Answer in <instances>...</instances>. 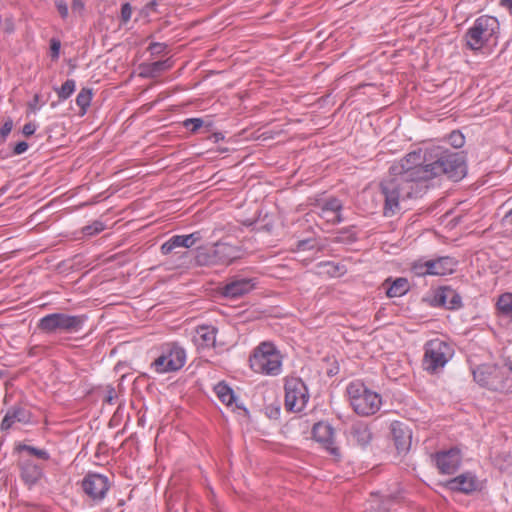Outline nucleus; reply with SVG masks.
<instances>
[{
  "label": "nucleus",
  "mask_w": 512,
  "mask_h": 512,
  "mask_svg": "<svg viewBox=\"0 0 512 512\" xmlns=\"http://www.w3.org/2000/svg\"><path fill=\"white\" fill-rule=\"evenodd\" d=\"M19 449L21 451H26L28 452L30 455H33L39 459H42V460H48L49 459V453L44 450V449H39V448H36L34 446H30V445H22L19 447Z\"/></svg>",
  "instance_id": "obj_33"
},
{
  "label": "nucleus",
  "mask_w": 512,
  "mask_h": 512,
  "mask_svg": "<svg viewBox=\"0 0 512 512\" xmlns=\"http://www.w3.org/2000/svg\"><path fill=\"white\" fill-rule=\"evenodd\" d=\"M503 222L505 225L511 226L512 231V209L505 214L503 217Z\"/></svg>",
  "instance_id": "obj_48"
},
{
  "label": "nucleus",
  "mask_w": 512,
  "mask_h": 512,
  "mask_svg": "<svg viewBox=\"0 0 512 512\" xmlns=\"http://www.w3.org/2000/svg\"><path fill=\"white\" fill-rule=\"evenodd\" d=\"M373 438V433L368 423L364 421L353 422L348 430V441L356 446L365 448Z\"/></svg>",
  "instance_id": "obj_19"
},
{
  "label": "nucleus",
  "mask_w": 512,
  "mask_h": 512,
  "mask_svg": "<svg viewBox=\"0 0 512 512\" xmlns=\"http://www.w3.org/2000/svg\"><path fill=\"white\" fill-rule=\"evenodd\" d=\"M383 286L386 289L387 296L390 298L401 297L405 295L410 289L408 280L402 277L396 278L392 282L390 281V279H387L383 283Z\"/></svg>",
  "instance_id": "obj_26"
},
{
  "label": "nucleus",
  "mask_w": 512,
  "mask_h": 512,
  "mask_svg": "<svg viewBox=\"0 0 512 512\" xmlns=\"http://www.w3.org/2000/svg\"><path fill=\"white\" fill-rule=\"evenodd\" d=\"M204 125L201 118H188L183 121V126L192 133L197 132Z\"/></svg>",
  "instance_id": "obj_35"
},
{
  "label": "nucleus",
  "mask_w": 512,
  "mask_h": 512,
  "mask_svg": "<svg viewBox=\"0 0 512 512\" xmlns=\"http://www.w3.org/2000/svg\"><path fill=\"white\" fill-rule=\"evenodd\" d=\"M457 262L452 257H439L434 260H428L422 264H416L414 271L417 275H435L444 276L451 274L456 268Z\"/></svg>",
  "instance_id": "obj_12"
},
{
  "label": "nucleus",
  "mask_w": 512,
  "mask_h": 512,
  "mask_svg": "<svg viewBox=\"0 0 512 512\" xmlns=\"http://www.w3.org/2000/svg\"><path fill=\"white\" fill-rule=\"evenodd\" d=\"M432 459L442 474H453L461 464L462 456L458 448L437 452Z\"/></svg>",
  "instance_id": "obj_16"
},
{
  "label": "nucleus",
  "mask_w": 512,
  "mask_h": 512,
  "mask_svg": "<svg viewBox=\"0 0 512 512\" xmlns=\"http://www.w3.org/2000/svg\"><path fill=\"white\" fill-rule=\"evenodd\" d=\"M391 432L394 439L395 446L399 453H405L411 446V432L410 430L399 422H395L391 426Z\"/></svg>",
  "instance_id": "obj_22"
},
{
  "label": "nucleus",
  "mask_w": 512,
  "mask_h": 512,
  "mask_svg": "<svg viewBox=\"0 0 512 512\" xmlns=\"http://www.w3.org/2000/svg\"><path fill=\"white\" fill-rule=\"evenodd\" d=\"M105 229V225L103 222L96 220L92 224L84 226L82 228V233L85 236H93L100 232H102Z\"/></svg>",
  "instance_id": "obj_34"
},
{
  "label": "nucleus",
  "mask_w": 512,
  "mask_h": 512,
  "mask_svg": "<svg viewBox=\"0 0 512 512\" xmlns=\"http://www.w3.org/2000/svg\"><path fill=\"white\" fill-rule=\"evenodd\" d=\"M215 392L218 398L226 405H231L235 400L233 390L226 384L219 383L216 385Z\"/></svg>",
  "instance_id": "obj_30"
},
{
  "label": "nucleus",
  "mask_w": 512,
  "mask_h": 512,
  "mask_svg": "<svg viewBox=\"0 0 512 512\" xmlns=\"http://www.w3.org/2000/svg\"><path fill=\"white\" fill-rule=\"evenodd\" d=\"M432 305L457 310L462 306L460 294L450 286H442L435 290Z\"/></svg>",
  "instance_id": "obj_18"
},
{
  "label": "nucleus",
  "mask_w": 512,
  "mask_h": 512,
  "mask_svg": "<svg viewBox=\"0 0 512 512\" xmlns=\"http://www.w3.org/2000/svg\"><path fill=\"white\" fill-rule=\"evenodd\" d=\"M380 187L384 196V215L386 217L395 215L401 209V202L419 193L418 184L391 174L381 182Z\"/></svg>",
  "instance_id": "obj_3"
},
{
  "label": "nucleus",
  "mask_w": 512,
  "mask_h": 512,
  "mask_svg": "<svg viewBox=\"0 0 512 512\" xmlns=\"http://www.w3.org/2000/svg\"><path fill=\"white\" fill-rule=\"evenodd\" d=\"M132 16V6L129 3H124L121 7V20L127 23Z\"/></svg>",
  "instance_id": "obj_40"
},
{
  "label": "nucleus",
  "mask_w": 512,
  "mask_h": 512,
  "mask_svg": "<svg viewBox=\"0 0 512 512\" xmlns=\"http://www.w3.org/2000/svg\"><path fill=\"white\" fill-rule=\"evenodd\" d=\"M109 488V479L102 474L89 473L82 480L83 491L94 501L103 500Z\"/></svg>",
  "instance_id": "obj_13"
},
{
  "label": "nucleus",
  "mask_w": 512,
  "mask_h": 512,
  "mask_svg": "<svg viewBox=\"0 0 512 512\" xmlns=\"http://www.w3.org/2000/svg\"><path fill=\"white\" fill-rule=\"evenodd\" d=\"M509 369L512 371V366H510Z\"/></svg>",
  "instance_id": "obj_52"
},
{
  "label": "nucleus",
  "mask_w": 512,
  "mask_h": 512,
  "mask_svg": "<svg viewBox=\"0 0 512 512\" xmlns=\"http://www.w3.org/2000/svg\"><path fill=\"white\" fill-rule=\"evenodd\" d=\"M500 25L496 17L482 15L465 33L466 46L475 52H490L497 46Z\"/></svg>",
  "instance_id": "obj_2"
},
{
  "label": "nucleus",
  "mask_w": 512,
  "mask_h": 512,
  "mask_svg": "<svg viewBox=\"0 0 512 512\" xmlns=\"http://www.w3.org/2000/svg\"><path fill=\"white\" fill-rule=\"evenodd\" d=\"M16 423H20L22 425L32 424L33 418L30 410L21 406L11 407L8 409L1 422V429L8 430L12 428Z\"/></svg>",
  "instance_id": "obj_20"
},
{
  "label": "nucleus",
  "mask_w": 512,
  "mask_h": 512,
  "mask_svg": "<svg viewBox=\"0 0 512 512\" xmlns=\"http://www.w3.org/2000/svg\"><path fill=\"white\" fill-rule=\"evenodd\" d=\"M36 129H37V126L34 123L29 122L23 126L22 133L25 136H31L35 133Z\"/></svg>",
  "instance_id": "obj_44"
},
{
  "label": "nucleus",
  "mask_w": 512,
  "mask_h": 512,
  "mask_svg": "<svg viewBox=\"0 0 512 512\" xmlns=\"http://www.w3.org/2000/svg\"><path fill=\"white\" fill-rule=\"evenodd\" d=\"M85 321L86 317L83 315L51 313L39 320L38 327L46 333H54L56 331L74 333L83 328Z\"/></svg>",
  "instance_id": "obj_10"
},
{
  "label": "nucleus",
  "mask_w": 512,
  "mask_h": 512,
  "mask_svg": "<svg viewBox=\"0 0 512 512\" xmlns=\"http://www.w3.org/2000/svg\"><path fill=\"white\" fill-rule=\"evenodd\" d=\"M500 5L504 9H507L510 12V14L512 15V0H501Z\"/></svg>",
  "instance_id": "obj_49"
},
{
  "label": "nucleus",
  "mask_w": 512,
  "mask_h": 512,
  "mask_svg": "<svg viewBox=\"0 0 512 512\" xmlns=\"http://www.w3.org/2000/svg\"><path fill=\"white\" fill-rule=\"evenodd\" d=\"M201 239V235L199 232H194L188 235H181V241L183 242V248H190L192 247L196 242H198Z\"/></svg>",
  "instance_id": "obj_37"
},
{
  "label": "nucleus",
  "mask_w": 512,
  "mask_h": 512,
  "mask_svg": "<svg viewBox=\"0 0 512 512\" xmlns=\"http://www.w3.org/2000/svg\"><path fill=\"white\" fill-rule=\"evenodd\" d=\"M307 244H308V241H300L299 244H298V248L302 249V250H305Z\"/></svg>",
  "instance_id": "obj_50"
},
{
  "label": "nucleus",
  "mask_w": 512,
  "mask_h": 512,
  "mask_svg": "<svg viewBox=\"0 0 512 512\" xmlns=\"http://www.w3.org/2000/svg\"><path fill=\"white\" fill-rule=\"evenodd\" d=\"M431 155L433 159L429 164L430 179L445 174L454 181H458L465 175L466 166L463 157L458 153L450 152L439 146H432Z\"/></svg>",
  "instance_id": "obj_4"
},
{
  "label": "nucleus",
  "mask_w": 512,
  "mask_h": 512,
  "mask_svg": "<svg viewBox=\"0 0 512 512\" xmlns=\"http://www.w3.org/2000/svg\"><path fill=\"white\" fill-rule=\"evenodd\" d=\"M92 100V90L89 88H82L76 97V104L80 107V115L87 112Z\"/></svg>",
  "instance_id": "obj_29"
},
{
  "label": "nucleus",
  "mask_w": 512,
  "mask_h": 512,
  "mask_svg": "<svg viewBox=\"0 0 512 512\" xmlns=\"http://www.w3.org/2000/svg\"><path fill=\"white\" fill-rule=\"evenodd\" d=\"M166 49V44L164 43H158L153 42L149 45L148 50L150 51L151 55H159L163 53Z\"/></svg>",
  "instance_id": "obj_41"
},
{
  "label": "nucleus",
  "mask_w": 512,
  "mask_h": 512,
  "mask_svg": "<svg viewBox=\"0 0 512 512\" xmlns=\"http://www.w3.org/2000/svg\"><path fill=\"white\" fill-rule=\"evenodd\" d=\"M172 66L173 61L171 60V58H167L165 60L156 61L152 63L142 64L140 75L147 78H155L159 76L162 72L171 69Z\"/></svg>",
  "instance_id": "obj_25"
},
{
  "label": "nucleus",
  "mask_w": 512,
  "mask_h": 512,
  "mask_svg": "<svg viewBox=\"0 0 512 512\" xmlns=\"http://www.w3.org/2000/svg\"><path fill=\"white\" fill-rule=\"evenodd\" d=\"M384 500H382V504L378 507V509L382 512H386L390 510V501L394 500L395 497H392L391 495H385Z\"/></svg>",
  "instance_id": "obj_45"
},
{
  "label": "nucleus",
  "mask_w": 512,
  "mask_h": 512,
  "mask_svg": "<svg viewBox=\"0 0 512 512\" xmlns=\"http://www.w3.org/2000/svg\"><path fill=\"white\" fill-rule=\"evenodd\" d=\"M42 468L32 460H23L21 464V477L29 485H35L42 477Z\"/></svg>",
  "instance_id": "obj_24"
},
{
  "label": "nucleus",
  "mask_w": 512,
  "mask_h": 512,
  "mask_svg": "<svg viewBox=\"0 0 512 512\" xmlns=\"http://www.w3.org/2000/svg\"><path fill=\"white\" fill-rule=\"evenodd\" d=\"M423 367L430 373H437L452 359L454 349L448 342L436 338L424 346Z\"/></svg>",
  "instance_id": "obj_8"
},
{
  "label": "nucleus",
  "mask_w": 512,
  "mask_h": 512,
  "mask_svg": "<svg viewBox=\"0 0 512 512\" xmlns=\"http://www.w3.org/2000/svg\"><path fill=\"white\" fill-rule=\"evenodd\" d=\"M28 149V144L27 142L25 141H21L19 143H17L14 147V154L15 155H21L23 154L24 152H26Z\"/></svg>",
  "instance_id": "obj_46"
},
{
  "label": "nucleus",
  "mask_w": 512,
  "mask_h": 512,
  "mask_svg": "<svg viewBox=\"0 0 512 512\" xmlns=\"http://www.w3.org/2000/svg\"><path fill=\"white\" fill-rule=\"evenodd\" d=\"M313 438L320 443L336 459H339L340 449L334 440V428L327 422H318L312 429Z\"/></svg>",
  "instance_id": "obj_14"
},
{
  "label": "nucleus",
  "mask_w": 512,
  "mask_h": 512,
  "mask_svg": "<svg viewBox=\"0 0 512 512\" xmlns=\"http://www.w3.org/2000/svg\"><path fill=\"white\" fill-rule=\"evenodd\" d=\"M318 215L325 222L336 225L343 222V203L340 199L330 197L317 202Z\"/></svg>",
  "instance_id": "obj_15"
},
{
  "label": "nucleus",
  "mask_w": 512,
  "mask_h": 512,
  "mask_svg": "<svg viewBox=\"0 0 512 512\" xmlns=\"http://www.w3.org/2000/svg\"><path fill=\"white\" fill-rule=\"evenodd\" d=\"M256 286L253 278L234 277L221 288V295L229 299L240 298L251 292Z\"/></svg>",
  "instance_id": "obj_17"
},
{
  "label": "nucleus",
  "mask_w": 512,
  "mask_h": 512,
  "mask_svg": "<svg viewBox=\"0 0 512 512\" xmlns=\"http://www.w3.org/2000/svg\"><path fill=\"white\" fill-rule=\"evenodd\" d=\"M285 408L290 412H301L305 409L310 395L304 381L299 377L285 379Z\"/></svg>",
  "instance_id": "obj_11"
},
{
  "label": "nucleus",
  "mask_w": 512,
  "mask_h": 512,
  "mask_svg": "<svg viewBox=\"0 0 512 512\" xmlns=\"http://www.w3.org/2000/svg\"><path fill=\"white\" fill-rule=\"evenodd\" d=\"M447 486L453 491L471 493L478 487V481L473 473L466 472L448 481Z\"/></svg>",
  "instance_id": "obj_21"
},
{
  "label": "nucleus",
  "mask_w": 512,
  "mask_h": 512,
  "mask_svg": "<svg viewBox=\"0 0 512 512\" xmlns=\"http://www.w3.org/2000/svg\"><path fill=\"white\" fill-rule=\"evenodd\" d=\"M251 369L266 376H278L282 373V355L272 342H262L249 359Z\"/></svg>",
  "instance_id": "obj_5"
},
{
  "label": "nucleus",
  "mask_w": 512,
  "mask_h": 512,
  "mask_svg": "<svg viewBox=\"0 0 512 512\" xmlns=\"http://www.w3.org/2000/svg\"><path fill=\"white\" fill-rule=\"evenodd\" d=\"M347 394L351 407L360 416L374 415L381 408V395L360 381L351 382L347 387Z\"/></svg>",
  "instance_id": "obj_6"
},
{
  "label": "nucleus",
  "mask_w": 512,
  "mask_h": 512,
  "mask_svg": "<svg viewBox=\"0 0 512 512\" xmlns=\"http://www.w3.org/2000/svg\"><path fill=\"white\" fill-rule=\"evenodd\" d=\"M217 329L214 326H199L194 335L195 344L202 349L214 347Z\"/></svg>",
  "instance_id": "obj_23"
},
{
  "label": "nucleus",
  "mask_w": 512,
  "mask_h": 512,
  "mask_svg": "<svg viewBox=\"0 0 512 512\" xmlns=\"http://www.w3.org/2000/svg\"><path fill=\"white\" fill-rule=\"evenodd\" d=\"M278 414H279V409H278V408H276V409H274L273 411H271L270 417L276 416V415H278Z\"/></svg>",
  "instance_id": "obj_51"
},
{
  "label": "nucleus",
  "mask_w": 512,
  "mask_h": 512,
  "mask_svg": "<svg viewBox=\"0 0 512 512\" xmlns=\"http://www.w3.org/2000/svg\"><path fill=\"white\" fill-rule=\"evenodd\" d=\"M182 243L181 235H174L162 244L161 252L163 255H168L177 248H183Z\"/></svg>",
  "instance_id": "obj_32"
},
{
  "label": "nucleus",
  "mask_w": 512,
  "mask_h": 512,
  "mask_svg": "<svg viewBox=\"0 0 512 512\" xmlns=\"http://www.w3.org/2000/svg\"><path fill=\"white\" fill-rule=\"evenodd\" d=\"M186 363V351L178 343L169 342L161 346L160 355L151 363L158 374L180 370Z\"/></svg>",
  "instance_id": "obj_7"
},
{
  "label": "nucleus",
  "mask_w": 512,
  "mask_h": 512,
  "mask_svg": "<svg viewBox=\"0 0 512 512\" xmlns=\"http://www.w3.org/2000/svg\"><path fill=\"white\" fill-rule=\"evenodd\" d=\"M56 7L62 18H66L68 16V6L66 2L63 0H57Z\"/></svg>",
  "instance_id": "obj_43"
},
{
  "label": "nucleus",
  "mask_w": 512,
  "mask_h": 512,
  "mask_svg": "<svg viewBox=\"0 0 512 512\" xmlns=\"http://www.w3.org/2000/svg\"><path fill=\"white\" fill-rule=\"evenodd\" d=\"M496 368L491 365H480L472 370L474 380L482 387L490 388L493 384L492 378Z\"/></svg>",
  "instance_id": "obj_27"
},
{
  "label": "nucleus",
  "mask_w": 512,
  "mask_h": 512,
  "mask_svg": "<svg viewBox=\"0 0 512 512\" xmlns=\"http://www.w3.org/2000/svg\"><path fill=\"white\" fill-rule=\"evenodd\" d=\"M496 307L502 317L508 318L512 323V293L506 292L499 296Z\"/></svg>",
  "instance_id": "obj_28"
},
{
  "label": "nucleus",
  "mask_w": 512,
  "mask_h": 512,
  "mask_svg": "<svg viewBox=\"0 0 512 512\" xmlns=\"http://www.w3.org/2000/svg\"><path fill=\"white\" fill-rule=\"evenodd\" d=\"M84 9V3L82 0H73L72 1V10L74 12H81Z\"/></svg>",
  "instance_id": "obj_47"
},
{
  "label": "nucleus",
  "mask_w": 512,
  "mask_h": 512,
  "mask_svg": "<svg viewBox=\"0 0 512 512\" xmlns=\"http://www.w3.org/2000/svg\"><path fill=\"white\" fill-rule=\"evenodd\" d=\"M448 142L454 148H461L465 144V137L460 131H453L448 137Z\"/></svg>",
  "instance_id": "obj_36"
},
{
  "label": "nucleus",
  "mask_w": 512,
  "mask_h": 512,
  "mask_svg": "<svg viewBox=\"0 0 512 512\" xmlns=\"http://www.w3.org/2000/svg\"><path fill=\"white\" fill-rule=\"evenodd\" d=\"M241 251L237 246L219 242L210 248L197 249L196 261L199 265H228L239 258Z\"/></svg>",
  "instance_id": "obj_9"
},
{
  "label": "nucleus",
  "mask_w": 512,
  "mask_h": 512,
  "mask_svg": "<svg viewBox=\"0 0 512 512\" xmlns=\"http://www.w3.org/2000/svg\"><path fill=\"white\" fill-rule=\"evenodd\" d=\"M13 128V121L11 119H8L4 122L0 129V135L3 139H6V137L10 134L11 130Z\"/></svg>",
  "instance_id": "obj_42"
},
{
  "label": "nucleus",
  "mask_w": 512,
  "mask_h": 512,
  "mask_svg": "<svg viewBox=\"0 0 512 512\" xmlns=\"http://www.w3.org/2000/svg\"><path fill=\"white\" fill-rule=\"evenodd\" d=\"M76 89V82L73 79H67L61 87L54 88L60 101L67 100Z\"/></svg>",
  "instance_id": "obj_31"
},
{
  "label": "nucleus",
  "mask_w": 512,
  "mask_h": 512,
  "mask_svg": "<svg viewBox=\"0 0 512 512\" xmlns=\"http://www.w3.org/2000/svg\"><path fill=\"white\" fill-rule=\"evenodd\" d=\"M60 48L61 42L56 38H52L50 40V53L53 60H57L59 58Z\"/></svg>",
  "instance_id": "obj_39"
},
{
  "label": "nucleus",
  "mask_w": 512,
  "mask_h": 512,
  "mask_svg": "<svg viewBox=\"0 0 512 512\" xmlns=\"http://www.w3.org/2000/svg\"><path fill=\"white\" fill-rule=\"evenodd\" d=\"M44 104V102H41L40 95L35 94L33 99L28 103V110L35 114L44 106Z\"/></svg>",
  "instance_id": "obj_38"
},
{
  "label": "nucleus",
  "mask_w": 512,
  "mask_h": 512,
  "mask_svg": "<svg viewBox=\"0 0 512 512\" xmlns=\"http://www.w3.org/2000/svg\"><path fill=\"white\" fill-rule=\"evenodd\" d=\"M432 147L418 148L409 152L400 162L389 168L392 176H399L414 184L430 179V162L433 159Z\"/></svg>",
  "instance_id": "obj_1"
}]
</instances>
